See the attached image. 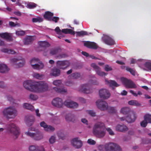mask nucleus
Listing matches in <instances>:
<instances>
[{
	"label": "nucleus",
	"mask_w": 151,
	"mask_h": 151,
	"mask_svg": "<svg viewBox=\"0 0 151 151\" xmlns=\"http://www.w3.org/2000/svg\"><path fill=\"white\" fill-rule=\"evenodd\" d=\"M34 40V37L28 36L24 39V42L25 44L28 45L30 44Z\"/></svg>",
	"instance_id": "31"
},
{
	"label": "nucleus",
	"mask_w": 151,
	"mask_h": 151,
	"mask_svg": "<svg viewBox=\"0 0 151 151\" xmlns=\"http://www.w3.org/2000/svg\"><path fill=\"white\" fill-rule=\"evenodd\" d=\"M58 52V50L57 49H54L51 50L50 51V53L52 55L57 54Z\"/></svg>",
	"instance_id": "53"
},
{
	"label": "nucleus",
	"mask_w": 151,
	"mask_h": 151,
	"mask_svg": "<svg viewBox=\"0 0 151 151\" xmlns=\"http://www.w3.org/2000/svg\"><path fill=\"white\" fill-rule=\"evenodd\" d=\"M81 122L82 123L87 125L88 124V122L85 119L83 118L81 119Z\"/></svg>",
	"instance_id": "64"
},
{
	"label": "nucleus",
	"mask_w": 151,
	"mask_h": 151,
	"mask_svg": "<svg viewBox=\"0 0 151 151\" xmlns=\"http://www.w3.org/2000/svg\"><path fill=\"white\" fill-rule=\"evenodd\" d=\"M32 20L34 23L40 22L43 21V19L42 18L38 17L32 18Z\"/></svg>",
	"instance_id": "42"
},
{
	"label": "nucleus",
	"mask_w": 151,
	"mask_h": 151,
	"mask_svg": "<svg viewBox=\"0 0 151 151\" xmlns=\"http://www.w3.org/2000/svg\"><path fill=\"white\" fill-rule=\"evenodd\" d=\"M29 99L33 101H35L38 99V97L36 95L31 94L29 95Z\"/></svg>",
	"instance_id": "45"
},
{
	"label": "nucleus",
	"mask_w": 151,
	"mask_h": 151,
	"mask_svg": "<svg viewBox=\"0 0 151 151\" xmlns=\"http://www.w3.org/2000/svg\"><path fill=\"white\" fill-rule=\"evenodd\" d=\"M36 116L38 117H40L41 116V114L39 113V110L38 109H37L35 110Z\"/></svg>",
	"instance_id": "61"
},
{
	"label": "nucleus",
	"mask_w": 151,
	"mask_h": 151,
	"mask_svg": "<svg viewBox=\"0 0 151 151\" xmlns=\"http://www.w3.org/2000/svg\"><path fill=\"white\" fill-rule=\"evenodd\" d=\"M9 68L4 64H0V73H6L9 70Z\"/></svg>",
	"instance_id": "28"
},
{
	"label": "nucleus",
	"mask_w": 151,
	"mask_h": 151,
	"mask_svg": "<svg viewBox=\"0 0 151 151\" xmlns=\"http://www.w3.org/2000/svg\"><path fill=\"white\" fill-rule=\"evenodd\" d=\"M70 34L72 35H74L75 34L74 31H73L70 29H64L62 30V33Z\"/></svg>",
	"instance_id": "33"
},
{
	"label": "nucleus",
	"mask_w": 151,
	"mask_h": 151,
	"mask_svg": "<svg viewBox=\"0 0 151 151\" xmlns=\"http://www.w3.org/2000/svg\"><path fill=\"white\" fill-rule=\"evenodd\" d=\"M144 119L148 123H151V114H146L144 116Z\"/></svg>",
	"instance_id": "38"
},
{
	"label": "nucleus",
	"mask_w": 151,
	"mask_h": 151,
	"mask_svg": "<svg viewBox=\"0 0 151 151\" xmlns=\"http://www.w3.org/2000/svg\"><path fill=\"white\" fill-rule=\"evenodd\" d=\"M6 129L9 134H12L16 139L18 138L20 133L19 128L14 123L9 124Z\"/></svg>",
	"instance_id": "4"
},
{
	"label": "nucleus",
	"mask_w": 151,
	"mask_h": 151,
	"mask_svg": "<svg viewBox=\"0 0 151 151\" xmlns=\"http://www.w3.org/2000/svg\"><path fill=\"white\" fill-rule=\"evenodd\" d=\"M71 144L76 148L81 147L83 145V143L78 138H75L72 139L71 141Z\"/></svg>",
	"instance_id": "14"
},
{
	"label": "nucleus",
	"mask_w": 151,
	"mask_h": 151,
	"mask_svg": "<svg viewBox=\"0 0 151 151\" xmlns=\"http://www.w3.org/2000/svg\"><path fill=\"white\" fill-rule=\"evenodd\" d=\"M148 123L147 121L144 119V120L141 122L140 124L142 127H145L147 126Z\"/></svg>",
	"instance_id": "52"
},
{
	"label": "nucleus",
	"mask_w": 151,
	"mask_h": 151,
	"mask_svg": "<svg viewBox=\"0 0 151 151\" xmlns=\"http://www.w3.org/2000/svg\"><path fill=\"white\" fill-rule=\"evenodd\" d=\"M69 65V62L67 60L59 61L57 62V66L61 69H65Z\"/></svg>",
	"instance_id": "16"
},
{
	"label": "nucleus",
	"mask_w": 151,
	"mask_h": 151,
	"mask_svg": "<svg viewBox=\"0 0 151 151\" xmlns=\"http://www.w3.org/2000/svg\"><path fill=\"white\" fill-rule=\"evenodd\" d=\"M71 116L70 114H68L66 115L65 116V119L67 121H70L71 120Z\"/></svg>",
	"instance_id": "60"
},
{
	"label": "nucleus",
	"mask_w": 151,
	"mask_h": 151,
	"mask_svg": "<svg viewBox=\"0 0 151 151\" xmlns=\"http://www.w3.org/2000/svg\"><path fill=\"white\" fill-rule=\"evenodd\" d=\"M59 19V18L58 17H52V20L53 21L55 22H57L58 21Z\"/></svg>",
	"instance_id": "59"
},
{
	"label": "nucleus",
	"mask_w": 151,
	"mask_h": 151,
	"mask_svg": "<svg viewBox=\"0 0 151 151\" xmlns=\"http://www.w3.org/2000/svg\"><path fill=\"white\" fill-rule=\"evenodd\" d=\"M29 62L32 67L35 69L39 70L42 69L44 67L43 64L38 58H32Z\"/></svg>",
	"instance_id": "7"
},
{
	"label": "nucleus",
	"mask_w": 151,
	"mask_h": 151,
	"mask_svg": "<svg viewBox=\"0 0 151 151\" xmlns=\"http://www.w3.org/2000/svg\"><path fill=\"white\" fill-rule=\"evenodd\" d=\"M107 109L108 111L111 113H115L116 111V110L115 107L111 106H108Z\"/></svg>",
	"instance_id": "39"
},
{
	"label": "nucleus",
	"mask_w": 151,
	"mask_h": 151,
	"mask_svg": "<svg viewBox=\"0 0 151 151\" xmlns=\"http://www.w3.org/2000/svg\"><path fill=\"white\" fill-rule=\"evenodd\" d=\"M53 15V13L49 12H46L44 15V17L47 20L51 21L52 20V17Z\"/></svg>",
	"instance_id": "29"
},
{
	"label": "nucleus",
	"mask_w": 151,
	"mask_h": 151,
	"mask_svg": "<svg viewBox=\"0 0 151 151\" xmlns=\"http://www.w3.org/2000/svg\"><path fill=\"white\" fill-rule=\"evenodd\" d=\"M24 87L29 91L35 93H40L47 91V84L45 82H35L32 80H27L23 83Z\"/></svg>",
	"instance_id": "1"
},
{
	"label": "nucleus",
	"mask_w": 151,
	"mask_h": 151,
	"mask_svg": "<svg viewBox=\"0 0 151 151\" xmlns=\"http://www.w3.org/2000/svg\"><path fill=\"white\" fill-rule=\"evenodd\" d=\"M11 63L14 67L19 68L24 65L25 62L24 58L21 55H19L17 58H13L11 60Z\"/></svg>",
	"instance_id": "6"
},
{
	"label": "nucleus",
	"mask_w": 151,
	"mask_h": 151,
	"mask_svg": "<svg viewBox=\"0 0 151 151\" xmlns=\"http://www.w3.org/2000/svg\"><path fill=\"white\" fill-rule=\"evenodd\" d=\"M87 143L90 145H93L96 144V142L93 140L91 139H88L87 141Z\"/></svg>",
	"instance_id": "55"
},
{
	"label": "nucleus",
	"mask_w": 151,
	"mask_h": 151,
	"mask_svg": "<svg viewBox=\"0 0 151 151\" xmlns=\"http://www.w3.org/2000/svg\"><path fill=\"white\" fill-rule=\"evenodd\" d=\"M62 83V81L60 80H55L53 81L52 84L57 86H60Z\"/></svg>",
	"instance_id": "41"
},
{
	"label": "nucleus",
	"mask_w": 151,
	"mask_h": 151,
	"mask_svg": "<svg viewBox=\"0 0 151 151\" xmlns=\"http://www.w3.org/2000/svg\"><path fill=\"white\" fill-rule=\"evenodd\" d=\"M49 142L51 144H52L54 143L55 141V137L54 136H52L50 138Z\"/></svg>",
	"instance_id": "56"
},
{
	"label": "nucleus",
	"mask_w": 151,
	"mask_h": 151,
	"mask_svg": "<svg viewBox=\"0 0 151 151\" xmlns=\"http://www.w3.org/2000/svg\"><path fill=\"white\" fill-rule=\"evenodd\" d=\"M137 116V114L134 112H132L130 115L126 117H122L120 118L122 121L125 120L129 123H132L134 122Z\"/></svg>",
	"instance_id": "11"
},
{
	"label": "nucleus",
	"mask_w": 151,
	"mask_h": 151,
	"mask_svg": "<svg viewBox=\"0 0 151 151\" xmlns=\"http://www.w3.org/2000/svg\"><path fill=\"white\" fill-rule=\"evenodd\" d=\"M138 61L144 63V64H139V66L144 70L151 71V60H146L142 59L138 60Z\"/></svg>",
	"instance_id": "10"
},
{
	"label": "nucleus",
	"mask_w": 151,
	"mask_h": 151,
	"mask_svg": "<svg viewBox=\"0 0 151 151\" xmlns=\"http://www.w3.org/2000/svg\"><path fill=\"white\" fill-rule=\"evenodd\" d=\"M23 106L24 108L31 111L33 110L34 109V107L32 105L28 103H24L23 104Z\"/></svg>",
	"instance_id": "34"
},
{
	"label": "nucleus",
	"mask_w": 151,
	"mask_h": 151,
	"mask_svg": "<svg viewBox=\"0 0 151 151\" xmlns=\"http://www.w3.org/2000/svg\"><path fill=\"white\" fill-rule=\"evenodd\" d=\"M86 113L89 114L90 116H96V114L92 110H87L86 111Z\"/></svg>",
	"instance_id": "48"
},
{
	"label": "nucleus",
	"mask_w": 151,
	"mask_h": 151,
	"mask_svg": "<svg viewBox=\"0 0 151 151\" xmlns=\"http://www.w3.org/2000/svg\"><path fill=\"white\" fill-rule=\"evenodd\" d=\"M107 130L109 134L110 135H114V133L112 130L110 128H107L105 129Z\"/></svg>",
	"instance_id": "54"
},
{
	"label": "nucleus",
	"mask_w": 151,
	"mask_h": 151,
	"mask_svg": "<svg viewBox=\"0 0 151 151\" xmlns=\"http://www.w3.org/2000/svg\"><path fill=\"white\" fill-rule=\"evenodd\" d=\"M120 80L127 88H136L137 87V85L130 80H128L125 78L122 77L121 78Z\"/></svg>",
	"instance_id": "8"
},
{
	"label": "nucleus",
	"mask_w": 151,
	"mask_h": 151,
	"mask_svg": "<svg viewBox=\"0 0 151 151\" xmlns=\"http://www.w3.org/2000/svg\"><path fill=\"white\" fill-rule=\"evenodd\" d=\"M104 124L99 122L96 123L93 129V133L97 137L102 138L104 137L106 133V130Z\"/></svg>",
	"instance_id": "2"
},
{
	"label": "nucleus",
	"mask_w": 151,
	"mask_h": 151,
	"mask_svg": "<svg viewBox=\"0 0 151 151\" xmlns=\"http://www.w3.org/2000/svg\"><path fill=\"white\" fill-rule=\"evenodd\" d=\"M129 92L132 94L134 96L137 97V93L134 91L130 90Z\"/></svg>",
	"instance_id": "62"
},
{
	"label": "nucleus",
	"mask_w": 151,
	"mask_h": 151,
	"mask_svg": "<svg viewBox=\"0 0 151 151\" xmlns=\"http://www.w3.org/2000/svg\"><path fill=\"white\" fill-rule=\"evenodd\" d=\"M35 131V129L33 127L29 128L28 131L25 132V134L27 136L33 138L35 140H39L42 139L43 135L42 133L40 132L36 133L31 132L30 131Z\"/></svg>",
	"instance_id": "5"
},
{
	"label": "nucleus",
	"mask_w": 151,
	"mask_h": 151,
	"mask_svg": "<svg viewBox=\"0 0 151 151\" xmlns=\"http://www.w3.org/2000/svg\"><path fill=\"white\" fill-rule=\"evenodd\" d=\"M64 104L68 107L70 108H76L78 106V104L70 100H66L64 103Z\"/></svg>",
	"instance_id": "17"
},
{
	"label": "nucleus",
	"mask_w": 151,
	"mask_h": 151,
	"mask_svg": "<svg viewBox=\"0 0 151 151\" xmlns=\"http://www.w3.org/2000/svg\"><path fill=\"white\" fill-rule=\"evenodd\" d=\"M105 70L106 71H108L111 70L112 68L111 67L106 65L105 66Z\"/></svg>",
	"instance_id": "58"
},
{
	"label": "nucleus",
	"mask_w": 151,
	"mask_h": 151,
	"mask_svg": "<svg viewBox=\"0 0 151 151\" xmlns=\"http://www.w3.org/2000/svg\"><path fill=\"white\" fill-rule=\"evenodd\" d=\"M33 76L34 78L40 80L43 79L44 77L43 75L36 73H34L33 74Z\"/></svg>",
	"instance_id": "37"
},
{
	"label": "nucleus",
	"mask_w": 151,
	"mask_h": 151,
	"mask_svg": "<svg viewBox=\"0 0 151 151\" xmlns=\"http://www.w3.org/2000/svg\"><path fill=\"white\" fill-rule=\"evenodd\" d=\"M128 104L134 106H140L141 104L137 101L135 100H132L128 102Z\"/></svg>",
	"instance_id": "32"
},
{
	"label": "nucleus",
	"mask_w": 151,
	"mask_h": 151,
	"mask_svg": "<svg viewBox=\"0 0 151 151\" xmlns=\"http://www.w3.org/2000/svg\"><path fill=\"white\" fill-rule=\"evenodd\" d=\"M0 37L8 41H11L12 40V34L7 32L0 33Z\"/></svg>",
	"instance_id": "23"
},
{
	"label": "nucleus",
	"mask_w": 151,
	"mask_h": 151,
	"mask_svg": "<svg viewBox=\"0 0 151 151\" xmlns=\"http://www.w3.org/2000/svg\"><path fill=\"white\" fill-rule=\"evenodd\" d=\"M98 148L100 151H105V144L99 145L98 146Z\"/></svg>",
	"instance_id": "50"
},
{
	"label": "nucleus",
	"mask_w": 151,
	"mask_h": 151,
	"mask_svg": "<svg viewBox=\"0 0 151 151\" xmlns=\"http://www.w3.org/2000/svg\"><path fill=\"white\" fill-rule=\"evenodd\" d=\"M91 66L95 69L97 74L99 76H103L106 75L104 72L101 71L100 68L95 63H93L91 64Z\"/></svg>",
	"instance_id": "22"
},
{
	"label": "nucleus",
	"mask_w": 151,
	"mask_h": 151,
	"mask_svg": "<svg viewBox=\"0 0 151 151\" xmlns=\"http://www.w3.org/2000/svg\"><path fill=\"white\" fill-rule=\"evenodd\" d=\"M134 132L133 130H130L128 131V134L130 135H132L134 134Z\"/></svg>",
	"instance_id": "63"
},
{
	"label": "nucleus",
	"mask_w": 151,
	"mask_h": 151,
	"mask_svg": "<svg viewBox=\"0 0 151 151\" xmlns=\"http://www.w3.org/2000/svg\"><path fill=\"white\" fill-rule=\"evenodd\" d=\"M129 110V109L127 107L122 108L120 110V112L124 114H127Z\"/></svg>",
	"instance_id": "40"
},
{
	"label": "nucleus",
	"mask_w": 151,
	"mask_h": 151,
	"mask_svg": "<svg viewBox=\"0 0 151 151\" xmlns=\"http://www.w3.org/2000/svg\"><path fill=\"white\" fill-rule=\"evenodd\" d=\"M53 89L56 92L61 93H65L67 91V89L65 88L55 87L53 88Z\"/></svg>",
	"instance_id": "30"
},
{
	"label": "nucleus",
	"mask_w": 151,
	"mask_h": 151,
	"mask_svg": "<svg viewBox=\"0 0 151 151\" xmlns=\"http://www.w3.org/2000/svg\"><path fill=\"white\" fill-rule=\"evenodd\" d=\"M139 59H136L134 58H131L130 59L131 63V64H135L137 63L138 64V65L139 64H142V62L140 61H138Z\"/></svg>",
	"instance_id": "43"
},
{
	"label": "nucleus",
	"mask_w": 151,
	"mask_h": 151,
	"mask_svg": "<svg viewBox=\"0 0 151 151\" xmlns=\"http://www.w3.org/2000/svg\"><path fill=\"white\" fill-rule=\"evenodd\" d=\"M55 30L58 34L61 35V37H63L62 35V30H61L58 27H57L55 29Z\"/></svg>",
	"instance_id": "46"
},
{
	"label": "nucleus",
	"mask_w": 151,
	"mask_h": 151,
	"mask_svg": "<svg viewBox=\"0 0 151 151\" xmlns=\"http://www.w3.org/2000/svg\"><path fill=\"white\" fill-rule=\"evenodd\" d=\"M105 151H121L120 146L118 145L112 143L105 144Z\"/></svg>",
	"instance_id": "9"
},
{
	"label": "nucleus",
	"mask_w": 151,
	"mask_h": 151,
	"mask_svg": "<svg viewBox=\"0 0 151 151\" xmlns=\"http://www.w3.org/2000/svg\"><path fill=\"white\" fill-rule=\"evenodd\" d=\"M99 93L100 97L104 99H108L110 96V93L109 91L105 88L100 89Z\"/></svg>",
	"instance_id": "13"
},
{
	"label": "nucleus",
	"mask_w": 151,
	"mask_h": 151,
	"mask_svg": "<svg viewBox=\"0 0 151 151\" xmlns=\"http://www.w3.org/2000/svg\"><path fill=\"white\" fill-rule=\"evenodd\" d=\"M39 45L42 47H48L50 46V44L48 42L45 41H40L38 42Z\"/></svg>",
	"instance_id": "35"
},
{
	"label": "nucleus",
	"mask_w": 151,
	"mask_h": 151,
	"mask_svg": "<svg viewBox=\"0 0 151 151\" xmlns=\"http://www.w3.org/2000/svg\"><path fill=\"white\" fill-rule=\"evenodd\" d=\"M105 80L106 83L108 84L110 86L117 87L119 86V85L114 81L108 80V79H105Z\"/></svg>",
	"instance_id": "27"
},
{
	"label": "nucleus",
	"mask_w": 151,
	"mask_h": 151,
	"mask_svg": "<svg viewBox=\"0 0 151 151\" xmlns=\"http://www.w3.org/2000/svg\"><path fill=\"white\" fill-rule=\"evenodd\" d=\"M116 129L117 131L124 132L127 131L128 130V128L125 125L118 124L116 126Z\"/></svg>",
	"instance_id": "24"
},
{
	"label": "nucleus",
	"mask_w": 151,
	"mask_h": 151,
	"mask_svg": "<svg viewBox=\"0 0 151 151\" xmlns=\"http://www.w3.org/2000/svg\"><path fill=\"white\" fill-rule=\"evenodd\" d=\"M102 38L103 41L107 45H112L114 43V40L110 37L107 35H103Z\"/></svg>",
	"instance_id": "19"
},
{
	"label": "nucleus",
	"mask_w": 151,
	"mask_h": 151,
	"mask_svg": "<svg viewBox=\"0 0 151 151\" xmlns=\"http://www.w3.org/2000/svg\"><path fill=\"white\" fill-rule=\"evenodd\" d=\"M1 51L4 52L11 54H14L15 53V51L12 49H8L7 48H2Z\"/></svg>",
	"instance_id": "36"
},
{
	"label": "nucleus",
	"mask_w": 151,
	"mask_h": 151,
	"mask_svg": "<svg viewBox=\"0 0 151 151\" xmlns=\"http://www.w3.org/2000/svg\"><path fill=\"white\" fill-rule=\"evenodd\" d=\"M52 103L54 106L59 108L61 107L63 104L62 99L59 98L54 99L52 101Z\"/></svg>",
	"instance_id": "18"
},
{
	"label": "nucleus",
	"mask_w": 151,
	"mask_h": 151,
	"mask_svg": "<svg viewBox=\"0 0 151 151\" xmlns=\"http://www.w3.org/2000/svg\"><path fill=\"white\" fill-rule=\"evenodd\" d=\"M40 126L43 127L44 130L46 131H52L55 129L53 127L50 125H47L45 122L44 121L40 122Z\"/></svg>",
	"instance_id": "20"
},
{
	"label": "nucleus",
	"mask_w": 151,
	"mask_h": 151,
	"mask_svg": "<svg viewBox=\"0 0 151 151\" xmlns=\"http://www.w3.org/2000/svg\"><path fill=\"white\" fill-rule=\"evenodd\" d=\"M76 33L77 34V35L79 36H82L87 35V32L84 31L76 32Z\"/></svg>",
	"instance_id": "44"
},
{
	"label": "nucleus",
	"mask_w": 151,
	"mask_h": 151,
	"mask_svg": "<svg viewBox=\"0 0 151 151\" xmlns=\"http://www.w3.org/2000/svg\"><path fill=\"white\" fill-rule=\"evenodd\" d=\"M37 5L33 3H31L27 5V8L29 9L33 8L36 7Z\"/></svg>",
	"instance_id": "49"
},
{
	"label": "nucleus",
	"mask_w": 151,
	"mask_h": 151,
	"mask_svg": "<svg viewBox=\"0 0 151 151\" xmlns=\"http://www.w3.org/2000/svg\"><path fill=\"white\" fill-rule=\"evenodd\" d=\"M3 116L8 118H14L17 114V111L14 106H10L5 108L2 112Z\"/></svg>",
	"instance_id": "3"
},
{
	"label": "nucleus",
	"mask_w": 151,
	"mask_h": 151,
	"mask_svg": "<svg viewBox=\"0 0 151 151\" xmlns=\"http://www.w3.org/2000/svg\"><path fill=\"white\" fill-rule=\"evenodd\" d=\"M80 76V74L77 73H73L71 75V77L73 78H77Z\"/></svg>",
	"instance_id": "51"
},
{
	"label": "nucleus",
	"mask_w": 151,
	"mask_h": 151,
	"mask_svg": "<svg viewBox=\"0 0 151 151\" xmlns=\"http://www.w3.org/2000/svg\"><path fill=\"white\" fill-rule=\"evenodd\" d=\"M29 151H45L43 147L42 146L39 147L36 145H31L29 147Z\"/></svg>",
	"instance_id": "25"
},
{
	"label": "nucleus",
	"mask_w": 151,
	"mask_h": 151,
	"mask_svg": "<svg viewBox=\"0 0 151 151\" xmlns=\"http://www.w3.org/2000/svg\"><path fill=\"white\" fill-rule=\"evenodd\" d=\"M16 34L18 36H23L25 35V32L22 30L17 31L16 32Z\"/></svg>",
	"instance_id": "47"
},
{
	"label": "nucleus",
	"mask_w": 151,
	"mask_h": 151,
	"mask_svg": "<svg viewBox=\"0 0 151 151\" xmlns=\"http://www.w3.org/2000/svg\"><path fill=\"white\" fill-rule=\"evenodd\" d=\"M126 70L127 71H129L132 75H135V71L132 69L129 68H127Z\"/></svg>",
	"instance_id": "57"
},
{
	"label": "nucleus",
	"mask_w": 151,
	"mask_h": 151,
	"mask_svg": "<svg viewBox=\"0 0 151 151\" xmlns=\"http://www.w3.org/2000/svg\"><path fill=\"white\" fill-rule=\"evenodd\" d=\"M96 104L98 108L101 110L107 109L108 107L107 103L101 99H98L96 102Z\"/></svg>",
	"instance_id": "12"
},
{
	"label": "nucleus",
	"mask_w": 151,
	"mask_h": 151,
	"mask_svg": "<svg viewBox=\"0 0 151 151\" xmlns=\"http://www.w3.org/2000/svg\"><path fill=\"white\" fill-rule=\"evenodd\" d=\"M83 43L85 46L90 48L96 49L98 47L97 45L93 42L84 41Z\"/></svg>",
	"instance_id": "21"
},
{
	"label": "nucleus",
	"mask_w": 151,
	"mask_h": 151,
	"mask_svg": "<svg viewBox=\"0 0 151 151\" xmlns=\"http://www.w3.org/2000/svg\"><path fill=\"white\" fill-rule=\"evenodd\" d=\"M79 91L85 93H89L91 92V88L88 84H83L79 88Z\"/></svg>",
	"instance_id": "15"
},
{
	"label": "nucleus",
	"mask_w": 151,
	"mask_h": 151,
	"mask_svg": "<svg viewBox=\"0 0 151 151\" xmlns=\"http://www.w3.org/2000/svg\"><path fill=\"white\" fill-rule=\"evenodd\" d=\"M60 73V70L57 68H55L52 69L50 74L52 76L56 77L59 76Z\"/></svg>",
	"instance_id": "26"
}]
</instances>
